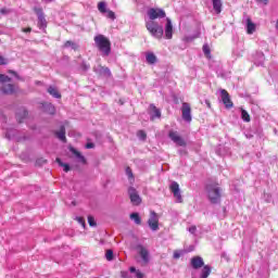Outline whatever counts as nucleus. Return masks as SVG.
Masks as SVG:
<instances>
[{
  "label": "nucleus",
  "mask_w": 278,
  "mask_h": 278,
  "mask_svg": "<svg viewBox=\"0 0 278 278\" xmlns=\"http://www.w3.org/2000/svg\"><path fill=\"white\" fill-rule=\"evenodd\" d=\"M93 71L101 77H110L112 75V72L108 67L101 65L94 66Z\"/></svg>",
  "instance_id": "nucleus-13"
},
{
  "label": "nucleus",
  "mask_w": 278,
  "mask_h": 278,
  "mask_svg": "<svg viewBox=\"0 0 278 278\" xmlns=\"http://www.w3.org/2000/svg\"><path fill=\"white\" fill-rule=\"evenodd\" d=\"M10 81H12V78H10V76L0 74V84H10Z\"/></svg>",
  "instance_id": "nucleus-29"
},
{
  "label": "nucleus",
  "mask_w": 278,
  "mask_h": 278,
  "mask_svg": "<svg viewBox=\"0 0 278 278\" xmlns=\"http://www.w3.org/2000/svg\"><path fill=\"white\" fill-rule=\"evenodd\" d=\"M122 278H131L127 271H122Z\"/></svg>",
  "instance_id": "nucleus-46"
},
{
  "label": "nucleus",
  "mask_w": 278,
  "mask_h": 278,
  "mask_svg": "<svg viewBox=\"0 0 278 278\" xmlns=\"http://www.w3.org/2000/svg\"><path fill=\"white\" fill-rule=\"evenodd\" d=\"M170 192L174 194L177 203H182L184 198L181 197V189H179V184L177 181H173L169 186Z\"/></svg>",
  "instance_id": "nucleus-7"
},
{
  "label": "nucleus",
  "mask_w": 278,
  "mask_h": 278,
  "mask_svg": "<svg viewBox=\"0 0 278 278\" xmlns=\"http://www.w3.org/2000/svg\"><path fill=\"white\" fill-rule=\"evenodd\" d=\"M222 101L227 110H230V108H233V102H231V98L229 97V92L227 90L222 89Z\"/></svg>",
  "instance_id": "nucleus-11"
},
{
  "label": "nucleus",
  "mask_w": 278,
  "mask_h": 278,
  "mask_svg": "<svg viewBox=\"0 0 278 278\" xmlns=\"http://www.w3.org/2000/svg\"><path fill=\"white\" fill-rule=\"evenodd\" d=\"M202 49H203V53H204L205 55H210V46L204 45Z\"/></svg>",
  "instance_id": "nucleus-38"
},
{
  "label": "nucleus",
  "mask_w": 278,
  "mask_h": 278,
  "mask_svg": "<svg viewBox=\"0 0 278 278\" xmlns=\"http://www.w3.org/2000/svg\"><path fill=\"white\" fill-rule=\"evenodd\" d=\"M137 136H138L139 140H147V132H144V130H139L137 132Z\"/></svg>",
  "instance_id": "nucleus-32"
},
{
  "label": "nucleus",
  "mask_w": 278,
  "mask_h": 278,
  "mask_svg": "<svg viewBox=\"0 0 278 278\" xmlns=\"http://www.w3.org/2000/svg\"><path fill=\"white\" fill-rule=\"evenodd\" d=\"M88 223L90 227H97V222L94 220V217L92 215L88 216Z\"/></svg>",
  "instance_id": "nucleus-33"
},
{
  "label": "nucleus",
  "mask_w": 278,
  "mask_h": 278,
  "mask_svg": "<svg viewBox=\"0 0 278 278\" xmlns=\"http://www.w3.org/2000/svg\"><path fill=\"white\" fill-rule=\"evenodd\" d=\"M165 38L166 40L173 39V21H170V17H166Z\"/></svg>",
  "instance_id": "nucleus-12"
},
{
  "label": "nucleus",
  "mask_w": 278,
  "mask_h": 278,
  "mask_svg": "<svg viewBox=\"0 0 278 278\" xmlns=\"http://www.w3.org/2000/svg\"><path fill=\"white\" fill-rule=\"evenodd\" d=\"M48 92H49V94H51V97H54V99H61L62 98V94H60V91H58L55 89V87L50 86L48 88Z\"/></svg>",
  "instance_id": "nucleus-21"
},
{
  "label": "nucleus",
  "mask_w": 278,
  "mask_h": 278,
  "mask_svg": "<svg viewBox=\"0 0 278 278\" xmlns=\"http://www.w3.org/2000/svg\"><path fill=\"white\" fill-rule=\"evenodd\" d=\"M128 197L132 205H140L142 203V198H140V193H138V190H136V188L134 187H130L128 189Z\"/></svg>",
  "instance_id": "nucleus-6"
},
{
  "label": "nucleus",
  "mask_w": 278,
  "mask_h": 278,
  "mask_svg": "<svg viewBox=\"0 0 278 278\" xmlns=\"http://www.w3.org/2000/svg\"><path fill=\"white\" fill-rule=\"evenodd\" d=\"M205 263L203 262V257L201 256H194L191 258V266L194 268V270H199V268H203Z\"/></svg>",
  "instance_id": "nucleus-14"
},
{
  "label": "nucleus",
  "mask_w": 278,
  "mask_h": 278,
  "mask_svg": "<svg viewBox=\"0 0 278 278\" xmlns=\"http://www.w3.org/2000/svg\"><path fill=\"white\" fill-rule=\"evenodd\" d=\"M130 220H134L136 225H141L142 219L140 218V215L138 213L130 214Z\"/></svg>",
  "instance_id": "nucleus-26"
},
{
  "label": "nucleus",
  "mask_w": 278,
  "mask_h": 278,
  "mask_svg": "<svg viewBox=\"0 0 278 278\" xmlns=\"http://www.w3.org/2000/svg\"><path fill=\"white\" fill-rule=\"evenodd\" d=\"M11 13H12V10L9 9V8H2V9H0V14H1L2 16H8V14H11Z\"/></svg>",
  "instance_id": "nucleus-31"
},
{
  "label": "nucleus",
  "mask_w": 278,
  "mask_h": 278,
  "mask_svg": "<svg viewBox=\"0 0 278 278\" xmlns=\"http://www.w3.org/2000/svg\"><path fill=\"white\" fill-rule=\"evenodd\" d=\"M93 40L96 47L98 48L103 58H108V55L112 53V42L110 41V39H108V37L103 35H97Z\"/></svg>",
  "instance_id": "nucleus-2"
},
{
  "label": "nucleus",
  "mask_w": 278,
  "mask_h": 278,
  "mask_svg": "<svg viewBox=\"0 0 278 278\" xmlns=\"http://www.w3.org/2000/svg\"><path fill=\"white\" fill-rule=\"evenodd\" d=\"M256 3H262L263 5H268V0H255Z\"/></svg>",
  "instance_id": "nucleus-41"
},
{
  "label": "nucleus",
  "mask_w": 278,
  "mask_h": 278,
  "mask_svg": "<svg viewBox=\"0 0 278 278\" xmlns=\"http://www.w3.org/2000/svg\"><path fill=\"white\" fill-rule=\"evenodd\" d=\"M212 3L215 14H220L223 12V0H212Z\"/></svg>",
  "instance_id": "nucleus-16"
},
{
  "label": "nucleus",
  "mask_w": 278,
  "mask_h": 278,
  "mask_svg": "<svg viewBox=\"0 0 278 278\" xmlns=\"http://www.w3.org/2000/svg\"><path fill=\"white\" fill-rule=\"evenodd\" d=\"M168 136L177 147H186V140L184 137L179 136V132L170 130Z\"/></svg>",
  "instance_id": "nucleus-10"
},
{
  "label": "nucleus",
  "mask_w": 278,
  "mask_h": 278,
  "mask_svg": "<svg viewBox=\"0 0 278 278\" xmlns=\"http://www.w3.org/2000/svg\"><path fill=\"white\" fill-rule=\"evenodd\" d=\"M43 111L47 112V114H55V106L51 103H43L42 104Z\"/></svg>",
  "instance_id": "nucleus-20"
},
{
  "label": "nucleus",
  "mask_w": 278,
  "mask_h": 278,
  "mask_svg": "<svg viewBox=\"0 0 278 278\" xmlns=\"http://www.w3.org/2000/svg\"><path fill=\"white\" fill-rule=\"evenodd\" d=\"M150 109L152 110V112H151V119L152 121H153V118H161L162 112H160L159 109L155 105L151 104Z\"/></svg>",
  "instance_id": "nucleus-19"
},
{
  "label": "nucleus",
  "mask_w": 278,
  "mask_h": 278,
  "mask_svg": "<svg viewBox=\"0 0 278 278\" xmlns=\"http://www.w3.org/2000/svg\"><path fill=\"white\" fill-rule=\"evenodd\" d=\"M81 68H83V71H88L90 68V65L83 63Z\"/></svg>",
  "instance_id": "nucleus-43"
},
{
  "label": "nucleus",
  "mask_w": 278,
  "mask_h": 278,
  "mask_svg": "<svg viewBox=\"0 0 278 278\" xmlns=\"http://www.w3.org/2000/svg\"><path fill=\"white\" fill-rule=\"evenodd\" d=\"M206 192L211 203H220V188L218 185H206Z\"/></svg>",
  "instance_id": "nucleus-3"
},
{
  "label": "nucleus",
  "mask_w": 278,
  "mask_h": 278,
  "mask_svg": "<svg viewBox=\"0 0 278 278\" xmlns=\"http://www.w3.org/2000/svg\"><path fill=\"white\" fill-rule=\"evenodd\" d=\"M64 47L68 48L72 47V49H77V43L73 42V41H66Z\"/></svg>",
  "instance_id": "nucleus-34"
},
{
  "label": "nucleus",
  "mask_w": 278,
  "mask_h": 278,
  "mask_svg": "<svg viewBox=\"0 0 278 278\" xmlns=\"http://www.w3.org/2000/svg\"><path fill=\"white\" fill-rule=\"evenodd\" d=\"M5 64H8V62H5V58L0 56V66H3Z\"/></svg>",
  "instance_id": "nucleus-42"
},
{
  "label": "nucleus",
  "mask_w": 278,
  "mask_h": 278,
  "mask_svg": "<svg viewBox=\"0 0 278 278\" xmlns=\"http://www.w3.org/2000/svg\"><path fill=\"white\" fill-rule=\"evenodd\" d=\"M105 257H106L108 262H112V260H114V251L108 250L105 253Z\"/></svg>",
  "instance_id": "nucleus-30"
},
{
  "label": "nucleus",
  "mask_w": 278,
  "mask_h": 278,
  "mask_svg": "<svg viewBox=\"0 0 278 278\" xmlns=\"http://www.w3.org/2000/svg\"><path fill=\"white\" fill-rule=\"evenodd\" d=\"M148 225L152 231H157V229H160V217L155 211H151Z\"/></svg>",
  "instance_id": "nucleus-5"
},
{
  "label": "nucleus",
  "mask_w": 278,
  "mask_h": 278,
  "mask_svg": "<svg viewBox=\"0 0 278 278\" xmlns=\"http://www.w3.org/2000/svg\"><path fill=\"white\" fill-rule=\"evenodd\" d=\"M34 12L37 14L38 27L40 29H45L47 27V18L45 17V12H42L41 8H35Z\"/></svg>",
  "instance_id": "nucleus-8"
},
{
  "label": "nucleus",
  "mask_w": 278,
  "mask_h": 278,
  "mask_svg": "<svg viewBox=\"0 0 278 278\" xmlns=\"http://www.w3.org/2000/svg\"><path fill=\"white\" fill-rule=\"evenodd\" d=\"M108 12V18H111L112 21H114V18H116V14L113 11H106Z\"/></svg>",
  "instance_id": "nucleus-36"
},
{
  "label": "nucleus",
  "mask_w": 278,
  "mask_h": 278,
  "mask_svg": "<svg viewBox=\"0 0 278 278\" xmlns=\"http://www.w3.org/2000/svg\"><path fill=\"white\" fill-rule=\"evenodd\" d=\"M56 163L63 168L64 173H68V170H71V165H68V163L62 162L61 159L58 157Z\"/></svg>",
  "instance_id": "nucleus-24"
},
{
  "label": "nucleus",
  "mask_w": 278,
  "mask_h": 278,
  "mask_svg": "<svg viewBox=\"0 0 278 278\" xmlns=\"http://www.w3.org/2000/svg\"><path fill=\"white\" fill-rule=\"evenodd\" d=\"M189 233H191L192 236H194V233H197V226H191L188 228Z\"/></svg>",
  "instance_id": "nucleus-39"
},
{
  "label": "nucleus",
  "mask_w": 278,
  "mask_h": 278,
  "mask_svg": "<svg viewBox=\"0 0 278 278\" xmlns=\"http://www.w3.org/2000/svg\"><path fill=\"white\" fill-rule=\"evenodd\" d=\"M194 38H197V37H194V36H185L182 38V40H184V42H192V40H194Z\"/></svg>",
  "instance_id": "nucleus-35"
},
{
  "label": "nucleus",
  "mask_w": 278,
  "mask_h": 278,
  "mask_svg": "<svg viewBox=\"0 0 278 278\" xmlns=\"http://www.w3.org/2000/svg\"><path fill=\"white\" fill-rule=\"evenodd\" d=\"M98 10H99V12H101V14H105V12H108L105 2H103V1L99 2Z\"/></svg>",
  "instance_id": "nucleus-28"
},
{
  "label": "nucleus",
  "mask_w": 278,
  "mask_h": 278,
  "mask_svg": "<svg viewBox=\"0 0 278 278\" xmlns=\"http://www.w3.org/2000/svg\"><path fill=\"white\" fill-rule=\"evenodd\" d=\"M211 273H212V269L210 268V266L205 265V266L202 268L200 278H208L210 275H211Z\"/></svg>",
  "instance_id": "nucleus-23"
},
{
  "label": "nucleus",
  "mask_w": 278,
  "mask_h": 278,
  "mask_svg": "<svg viewBox=\"0 0 278 278\" xmlns=\"http://www.w3.org/2000/svg\"><path fill=\"white\" fill-rule=\"evenodd\" d=\"M137 252L140 257L138 261L141 266H147L149 262H151V254L149 253V250L143 245H137Z\"/></svg>",
  "instance_id": "nucleus-4"
},
{
  "label": "nucleus",
  "mask_w": 278,
  "mask_h": 278,
  "mask_svg": "<svg viewBox=\"0 0 278 278\" xmlns=\"http://www.w3.org/2000/svg\"><path fill=\"white\" fill-rule=\"evenodd\" d=\"M130 273H136V267H130Z\"/></svg>",
  "instance_id": "nucleus-52"
},
{
  "label": "nucleus",
  "mask_w": 278,
  "mask_h": 278,
  "mask_svg": "<svg viewBox=\"0 0 278 278\" xmlns=\"http://www.w3.org/2000/svg\"><path fill=\"white\" fill-rule=\"evenodd\" d=\"M205 104L207 105V108H212V104L208 102V100H205Z\"/></svg>",
  "instance_id": "nucleus-50"
},
{
  "label": "nucleus",
  "mask_w": 278,
  "mask_h": 278,
  "mask_svg": "<svg viewBox=\"0 0 278 278\" xmlns=\"http://www.w3.org/2000/svg\"><path fill=\"white\" fill-rule=\"evenodd\" d=\"M241 118L245 123H251V116L249 115V112H247V110H241Z\"/></svg>",
  "instance_id": "nucleus-27"
},
{
  "label": "nucleus",
  "mask_w": 278,
  "mask_h": 278,
  "mask_svg": "<svg viewBox=\"0 0 278 278\" xmlns=\"http://www.w3.org/2000/svg\"><path fill=\"white\" fill-rule=\"evenodd\" d=\"M245 137L251 140V138H253V135H245Z\"/></svg>",
  "instance_id": "nucleus-51"
},
{
  "label": "nucleus",
  "mask_w": 278,
  "mask_h": 278,
  "mask_svg": "<svg viewBox=\"0 0 278 278\" xmlns=\"http://www.w3.org/2000/svg\"><path fill=\"white\" fill-rule=\"evenodd\" d=\"M85 147L86 149H94V143L88 142Z\"/></svg>",
  "instance_id": "nucleus-44"
},
{
  "label": "nucleus",
  "mask_w": 278,
  "mask_h": 278,
  "mask_svg": "<svg viewBox=\"0 0 278 278\" xmlns=\"http://www.w3.org/2000/svg\"><path fill=\"white\" fill-rule=\"evenodd\" d=\"M181 112H182V118L186 121V123H191L192 109L190 108V104L188 102L182 103Z\"/></svg>",
  "instance_id": "nucleus-9"
},
{
  "label": "nucleus",
  "mask_w": 278,
  "mask_h": 278,
  "mask_svg": "<svg viewBox=\"0 0 278 278\" xmlns=\"http://www.w3.org/2000/svg\"><path fill=\"white\" fill-rule=\"evenodd\" d=\"M126 175H128V177H134V174L131 173V168L127 167Z\"/></svg>",
  "instance_id": "nucleus-45"
},
{
  "label": "nucleus",
  "mask_w": 278,
  "mask_h": 278,
  "mask_svg": "<svg viewBox=\"0 0 278 278\" xmlns=\"http://www.w3.org/2000/svg\"><path fill=\"white\" fill-rule=\"evenodd\" d=\"M147 15L149 21L146 22V28L148 29L149 34L156 38V40H162L164 37V26L157 23V18H166V11L160 8H150L147 11Z\"/></svg>",
  "instance_id": "nucleus-1"
},
{
  "label": "nucleus",
  "mask_w": 278,
  "mask_h": 278,
  "mask_svg": "<svg viewBox=\"0 0 278 278\" xmlns=\"http://www.w3.org/2000/svg\"><path fill=\"white\" fill-rule=\"evenodd\" d=\"M255 31V25L253 24V22L251 21L250 17L247 18V33L248 34H254Z\"/></svg>",
  "instance_id": "nucleus-22"
},
{
  "label": "nucleus",
  "mask_w": 278,
  "mask_h": 278,
  "mask_svg": "<svg viewBox=\"0 0 278 278\" xmlns=\"http://www.w3.org/2000/svg\"><path fill=\"white\" fill-rule=\"evenodd\" d=\"M181 257V253L179 251L174 252V260H179Z\"/></svg>",
  "instance_id": "nucleus-40"
},
{
  "label": "nucleus",
  "mask_w": 278,
  "mask_h": 278,
  "mask_svg": "<svg viewBox=\"0 0 278 278\" xmlns=\"http://www.w3.org/2000/svg\"><path fill=\"white\" fill-rule=\"evenodd\" d=\"M146 60H147L148 64H155L157 62V56H155V54H153V53H148L146 55Z\"/></svg>",
  "instance_id": "nucleus-25"
},
{
  "label": "nucleus",
  "mask_w": 278,
  "mask_h": 278,
  "mask_svg": "<svg viewBox=\"0 0 278 278\" xmlns=\"http://www.w3.org/2000/svg\"><path fill=\"white\" fill-rule=\"evenodd\" d=\"M276 27H277V29H278V21L276 22Z\"/></svg>",
  "instance_id": "nucleus-53"
},
{
  "label": "nucleus",
  "mask_w": 278,
  "mask_h": 278,
  "mask_svg": "<svg viewBox=\"0 0 278 278\" xmlns=\"http://www.w3.org/2000/svg\"><path fill=\"white\" fill-rule=\"evenodd\" d=\"M70 151H71V153H73V155H75V157H77L78 162H80L81 164H86V157L84 155H81V153L79 151H77L73 147L70 148Z\"/></svg>",
  "instance_id": "nucleus-17"
},
{
  "label": "nucleus",
  "mask_w": 278,
  "mask_h": 278,
  "mask_svg": "<svg viewBox=\"0 0 278 278\" xmlns=\"http://www.w3.org/2000/svg\"><path fill=\"white\" fill-rule=\"evenodd\" d=\"M10 73H11L12 75H14L15 77H18V74H16V72L10 71Z\"/></svg>",
  "instance_id": "nucleus-49"
},
{
  "label": "nucleus",
  "mask_w": 278,
  "mask_h": 278,
  "mask_svg": "<svg viewBox=\"0 0 278 278\" xmlns=\"http://www.w3.org/2000/svg\"><path fill=\"white\" fill-rule=\"evenodd\" d=\"M1 90L4 94H14V92H16V88L12 84L3 85Z\"/></svg>",
  "instance_id": "nucleus-15"
},
{
  "label": "nucleus",
  "mask_w": 278,
  "mask_h": 278,
  "mask_svg": "<svg viewBox=\"0 0 278 278\" xmlns=\"http://www.w3.org/2000/svg\"><path fill=\"white\" fill-rule=\"evenodd\" d=\"M136 277L137 278H144V274L140 271H136Z\"/></svg>",
  "instance_id": "nucleus-47"
},
{
  "label": "nucleus",
  "mask_w": 278,
  "mask_h": 278,
  "mask_svg": "<svg viewBox=\"0 0 278 278\" xmlns=\"http://www.w3.org/2000/svg\"><path fill=\"white\" fill-rule=\"evenodd\" d=\"M77 223H79V225H81L83 227H86V220L84 219V217H76Z\"/></svg>",
  "instance_id": "nucleus-37"
},
{
  "label": "nucleus",
  "mask_w": 278,
  "mask_h": 278,
  "mask_svg": "<svg viewBox=\"0 0 278 278\" xmlns=\"http://www.w3.org/2000/svg\"><path fill=\"white\" fill-rule=\"evenodd\" d=\"M23 31H24L25 34H29V31H31V28H30V27H28V28H23Z\"/></svg>",
  "instance_id": "nucleus-48"
},
{
  "label": "nucleus",
  "mask_w": 278,
  "mask_h": 278,
  "mask_svg": "<svg viewBox=\"0 0 278 278\" xmlns=\"http://www.w3.org/2000/svg\"><path fill=\"white\" fill-rule=\"evenodd\" d=\"M55 136L61 140V142H66V128L61 126L60 130L55 132Z\"/></svg>",
  "instance_id": "nucleus-18"
}]
</instances>
